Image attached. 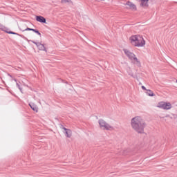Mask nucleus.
<instances>
[{
    "label": "nucleus",
    "mask_w": 177,
    "mask_h": 177,
    "mask_svg": "<svg viewBox=\"0 0 177 177\" xmlns=\"http://www.w3.org/2000/svg\"><path fill=\"white\" fill-rule=\"evenodd\" d=\"M30 42H32V44H35L36 46L38 48L39 50H44L46 52V48H45V46L41 43L35 42L32 40L30 41Z\"/></svg>",
    "instance_id": "obj_7"
},
{
    "label": "nucleus",
    "mask_w": 177,
    "mask_h": 177,
    "mask_svg": "<svg viewBox=\"0 0 177 177\" xmlns=\"http://www.w3.org/2000/svg\"><path fill=\"white\" fill-rule=\"evenodd\" d=\"M36 20L37 21H39V23H46V19L41 15L36 16Z\"/></svg>",
    "instance_id": "obj_11"
},
{
    "label": "nucleus",
    "mask_w": 177,
    "mask_h": 177,
    "mask_svg": "<svg viewBox=\"0 0 177 177\" xmlns=\"http://www.w3.org/2000/svg\"><path fill=\"white\" fill-rule=\"evenodd\" d=\"M98 124L100 128L101 129H103V131H113L114 129V127H113V126L110 125L109 123L105 122L104 120L100 119L98 120Z\"/></svg>",
    "instance_id": "obj_5"
},
{
    "label": "nucleus",
    "mask_w": 177,
    "mask_h": 177,
    "mask_svg": "<svg viewBox=\"0 0 177 177\" xmlns=\"http://www.w3.org/2000/svg\"><path fill=\"white\" fill-rule=\"evenodd\" d=\"M149 1V0H138V1L140 2V6H142V8H148Z\"/></svg>",
    "instance_id": "obj_9"
},
{
    "label": "nucleus",
    "mask_w": 177,
    "mask_h": 177,
    "mask_svg": "<svg viewBox=\"0 0 177 177\" xmlns=\"http://www.w3.org/2000/svg\"><path fill=\"white\" fill-rule=\"evenodd\" d=\"M129 41L133 46L137 48H143L146 45V41L143 38V36L140 35H134L129 37Z\"/></svg>",
    "instance_id": "obj_2"
},
{
    "label": "nucleus",
    "mask_w": 177,
    "mask_h": 177,
    "mask_svg": "<svg viewBox=\"0 0 177 177\" xmlns=\"http://www.w3.org/2000/svg\"><path fill=\"white\" fill-rule=\"evenodd\" d=\"M60 128L62 129V132L64 135H65L66 138H71V136H73V131L71 129H67L64 126H61Z\"/></svg>",
    "instance_id": "obj_6"
},
{
    "label": "nucleus",
    "mask_w": 177,
    "mask_h": 177,
    "mask_svg": "<svg viewBox=\"0 0 177 177\" xmlns=\"http://www.w3.org/2000/svg\"><path fill=\"white\" fill-rule=\"evenodd\" d=\"M32 30H34V29L30 28H26L24 30H22V31H32Z\"/></svg>",
    "instance_id": "obj_16"
},
{
    "label": "nucleus",
    "mask_w": 177,
    "mask_h": 177,
    "mask_svg": "<svg viewBox=\"0 0 177 177\" xmlns=\"http://www.w3.org/2000/svg\"><path fill=\"white\" fill-rule=\"evenodd\" d=\"M62 3H71V0H61Z\"/></svg>",
    "instance_id": "obj_14"
},
{
    "label": "nucleus",
    "mask_w": 177,
    "mask_h": 177,
    "mask_svg": "<svg viewBox=\"0 0 177 177\" xmlns=\"http://www.w3.org/2000/svg\"><path fill=\"white\" fill-rule=\"evenodd\" d=\"M17 88H19V89L20 90L21 92H23L21 88L20 87V85H19V83H17Z\"/></svg>",
    "instance_id": "obj_17"
},
{
    "label": "nucleus",
    "mask_w": 177,
    "mask_h": 177,
    "mask_svg": "<svg viewBox=\"0 0 177 177\" xmlns=\"http://www.w3.org/2000/svg\"><path fill=\"white\" fill-rule=\"evenodd\" d=\"M146 93L147 95H148V96H156V95L153 93V91H151V90H147Z\"/></svg>",
    "instance_id": "obj_13"
},
{
    "label": "nucleus",
    "mask_w": 177,
    "mask_h": 177,
    "mask_svg": "<svg viewBox=\"0 0 177 177\" xmlns=\"http://www.w3.org/2000/svg\"><path fill=\"white\" fill-rule=\"evenodd\" d=\"M0 30H1L2 31H5L6 32H7V34H12L14 35H19V33L12 32V31H8V28L2 25L1 24H0Z\"/></svg>",
    "instance_id": "obj_8"
},
{
    "label": "nucleus",
    "mask_w": 177,
    "mask_h": 177,
    "mask_svg": "<svg viewBox=\"0 0 177 177\" xmlns=\"http://www.w3.org/2000/svg\"><path fill=\"white\" fill-rule=\"evenodd\" d=\"M142 89L143 90V91H147V89H146V87L145 86H142Z\"/></svg>",
    "instance_id": "obj_18"
},
{
    "label": "nucleus",
    "mask_w": 177,
    "mask_h": 177,
    "mask_svg": "<svg viewBox=\"0 0 177 177\" xmlns=\"http://www.w3.org/2000/svg\"><path fill=\"white\" fill-rule=\"evenodd\" d=\"M146 122L142 116H135L131 120V127L137 133H145Z\"/></svg>",
    "instance_id": "obj_1"
},
{
    "label": "nucleus",
    "mask_w": 177,
    "mask_h": 177,
    "mask_svg": "<svg viewBox=\"0 0 177 177\" xmlns=\"http://www.w3.org/2000/svg\"><path fill=\"white\" fill-rule=\"evenodd\" d=\"M156 107L158 109H160L161 110H171V109H172V104H171L169 102L160 101L158 102Z\"/></svg>",
    "instance_id": "obj_4"
},
{
    "label": "nucleus",
    "mask_w": 177,
    "mask_h": 177,
    "mask_svg": "<svg viewBox=\"0 0 177 177\" xmlns=\"http://www.w3.org/2000/svg\"><path fill=\"white\" fill-rule=\"evenodd\" d=\"M126 5L129 6V9H131V10H136V6L133 4V3L131 1H128Z\"/></svg>",
    "instance_id": "obj_10"
},
{
    "label": "nucleus",
    "mask_w": 177,
    "mask_h": 177,
    "mask_svg": "<svg viewBox=\"0 0 177 177\" xmlns=\"http://www.w3.org/2000/svg\"><path fill=\"white\" fill-rule=\"evenodd\" d=\"M123 52L134 66H136V67H142V62H140V59L138 58L133 53L131 52V50L128 49H124Z\"/></svg>",
    "instance_id": "obj_3"
},
{
    "label": "nucleus",
    "mask_w": 177,
    "mask_h": 177,
    "mask_svg": "<svg viewBox=\"0 0 177 177\" xmlns=\"http://www.w3.org/2000/svg\"><path fill=\"white\" fill-rule=\"evenodd\" d=\"M33 32H35L37 35H39L41 37V32H39V31H38L37 30H32Z\"/></svg>",
    "instance_id": "obj_15"
},
{
    "label": "nucleus",
    "mask_w": 177,
    "mask_h": 177,
    "mask_svg": "<svg viewBox=\"0 0 177 177\" xmlns=\"http://www.w3.org/2000/svg\"><path fill=\"white\" fill-rule=\"evenodd\" d=\"M30 109H32V110H33V111H36L38 112V107H37V106H35L34 104H29Z\"/></svg>",
    "instance_id": "obj_12"
}]
</instances>
